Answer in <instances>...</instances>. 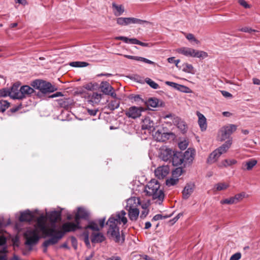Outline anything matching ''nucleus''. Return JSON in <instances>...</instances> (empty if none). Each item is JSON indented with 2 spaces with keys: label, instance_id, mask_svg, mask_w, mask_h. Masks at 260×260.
Returning <instances> with one entry per match:
<instances>
[{
  "label": "nucleus",
  "instance_id": "nucleus-51",
  "mask_svg": "<svg viewBox=\"0 0 260 260\" xmlns=\"http://www.w3.org/2000/svg\"><path fill=\"white\" fill-rule=\"evenodd\" d=\"M84 238V241L87 246H90V242L89 240V234L87 232H85L83 234Z\"/></svg>",
  "mask_w": 260,
  "mask_h": 260
},
{
  "label": "nucleus",
  "instance_id": "nucleus-50",
  "mask_svg": "<svg viewBox=\"0 0 260 260\" xmlns=\"http://www.w3.org/2000/svg\"><path fill=\"white\" fill-rule=\"evenodd\" d=\"M239 31L245 32H248V33H252L253 32H255L256 30L254 29H252L251 28L248 27H242L239 29Z\"/></svg>",
  "mask_w": 260,
  "mask_h": 260
},
{
  "label": "nucleus",
  "instance_id": "nucleus-17",
  "mask_svg": "<svg viewBox=\"0 0 260 260\" xmlns=\"http://www.w3.org/2000/svg\"><path fill=\"white\" fill-rule=\"evenodd\" d=\"M19 86L14 85L10 90V96L14 99H21L20 88Z\"/></svg>",
  "mask_w": 260,
  "mask_h": 260
},
{
  "label": "nucleus",
  "instance_id": "nucleus-64",
  "mask_svg": "<svg viewBox=\"0 0 260 260\" xmlns=\"http://www.w3.org/2000/svg\"><path fill=\"white\" fill-rule=\"evenodd\" d=\"M6 241H7L6 238L4 236H0V246L5 245V244L6 243Z\"/></svg>",
  "mask_w": 260,
  "mask_h": 260
},
{
  "label": "nucleus",
  "instance_id": "nucleus-29",
  "mask_svg": "<svg viewBox=\"0 0 260 260\" xmlns=\"http://www.w3.org/2000/svg\"><path fill=\"white\" fill-rule=\"evenodd\" d=\"M221 154L217 150L213 151L209 156L207 159V162L209 164H212L215 162Z\"/></svg>",
  "mask_w": 260,
  "mask_h": 260
},
{
  "label": "nucleus",
  "instance_id": "nucleus-9",
  "mask_svg": "<svg viewBox=\"0 0 260 260\" xmlns=\"http://www.w3.org/2000/svg\"><path fill=\"white\" fill-rule=\"evenodd\" d=\"M170 169L168 165L158 167L154 172L155 176L159 179H164L169 174Z\"/></svg>",
  "mask_w": 260,
  "mask_h": 260
},
{
  "label": "nucleus",
  "instance_id": "nucleus-1",
  "mask_svg": "<svg viewBox=\"0 0 260 260\" xmlns=\"http://www.w3.org/2000/svg\"><path fill=\"white\" fill-rule=\"evenodd\" d=\"M46 217L43 215L40 216L37 220V224L35 228L28 229L24 234V237L26 239L25 245L32 246L36 244L39 240V236L38 229L42 232L46 237L50 238L45 240L43 246L48 247L57 243L63 236V233L57 230L55 227L48 228L46 226Z\"/></svg>",
  "mask_w": 260,
  "mask_h": 260
},
{
  "label": "nucleus",
  "instance_id": "nucleus-24",
  "mask_svg": "<svg viewBox=\"0 0 260 260\" xmlns=\"http://www.w3.org/2000/svg\"><path fill=\"white\" fill-rule=\"evenodd\" d=\"M194 189V185L192 184H187L183 191H182V196L183 198L184 199H188L190 194L192 193Z\"/></svg>",
  "mask_w": 260,
  "mask_h": 260
},
{
  "label": "nucleus",
  "instance_id": "nucleus-59",
  "mask_svg": "<svg viewBox=\"0 0 260 260\" xmlns=\"http://www.w3.org/2000/svg\"><path fill=\"white\" fill-rule=\"evenodd\" d=\"M87 112L88 114H89L91 116H95L96 115L97 112H98V109H87Z\"/></svg>",
  "mask_w": 260,
  "mask_h": 260
},
{
  "label": "nucleus",
  "instance_id": "nucleus-48",
  "mask_svg": "<svg viewBox=\"0 0 260 260\" xmlns=\"http://www.w3.org/2000/svg\"><path fill=\"white\" fill-rule=\"evenodd\" d=\"M8 95L10 96V89L6 88L0 89V97H5Z\"/></svg>",
  "mask_w": 260,
  "mask_h": 260
},
{
  "label": "nucleus",
  "instance_id": "nucleus-45",
  "mask_svg": "<svg viewBox=\"0 0 260 260\" xmlns=\"http://www.w3.org/2000/svg\"><path fill=\"white\" fill-rule=\"evenodd\" d=\"M177 90L184 93L190 92V89L188 87L179 84L177 86Z\"/></svg>",
  "mask_w": 260,
  "mask_h": 260
},
{
  "label": "nucleus",
  "instance_id": "nucleus-55",
  "mask_svg": "<svg viewBox=\"0 0 260 260\" xmlns=\"http://www.w3.org/2000/svg\"><path fill=\"white\" fill-rule=\"evenodd\" d=\"M148 104L151 107L155 108L157 106L158 102L155 100L150 99Z\"/></svg>",
  "mask_w": 260,
  "mask_h": 260
},
{
  "label": "nucleus",
  "instance_id": "nucleus-44",
  "mask_svg": "<svg viewBox=\"0 0 260 260\" xmlns=\"http://www.w3.org/2000/svg\"><path fill=\"white\" fill-rule=\"evenodd\" d=\"M116 22L120 25H127V17H118L116 19Z\"/></svg>",
  "mask_w": 260,
  "mask_h": 260
},
{
  "label": "nucleus",
  "instance_id": "nucleus-43",
  "mask_svg": "<svg viewBox=\"0 0 260 260\" xmlns=\"http://www.w3.org/2000/svg\"><path fill=\"white\" fill-rule=\"evenodd\" d=\"M178 180V178L173 177L166 180V185L168 186L174 185L177 183Z\"/></svg>",
  "mask_w": 260,
  "mask_h": 260
},
{
  "label": "nucleus",
  "instance_id": "nucleus-34",
  "mask_svg": "<svg viewBox=\"0 0 260 260\" xmlns=\"http://www.w3.org/2000/svg\"><path fill=\"white\" fill-rule=\"evenodd\" d=\"M102 96L101 94L94 92L92 94L89 102L92 104H98L102 99Z\"/></svg>",
  "mask_w": 260,
  "mask_h": 260
},
{
  "label": "nucleus",
  "instance_id": "nucleus-15",
  "mask_svg": "<svg viewBox=\"0 0 260 260\" xmlns=\"http://www.w3.org/2000/svg\"><path fill=\"white\" fill-rule=\"evenodd\" d=\"M89 216L88 211L83 208H78L77 213L75 215V220L79 221L80 219H86Z\"/></svg>",
  "mask_w": 260,
  "mask_h": 260
},
{
  "label": "nucleus",
  "instance_id": "nucleus-53",
  "mask_svg": "<svg viewBox=\"0 0 260 260\" xmlns=\"http://www.w3.org/2000/svg\"><path fill=\"white\" fill-rule=\"evenodd\" d=\"M241 257L240 252H237L231 256L230 260H239Z\"/></svg>",
  "mask_w": 260,
  "mask_h": 260
},
{
  "label": "nucleus",
  "instance_id": "nucleus-26",
  "mask_svg": "<svg viewBox=\"0 0 260 260\" xmlns=\"http://www.w3.org/2000/svg\"><path fill=\"white\" fill-rule=\"evenodd\" d=\"M34 218V216L32 213L29 210L25 211L21 213L19 220L21 221H31Z\"/></svg>",
  "mask_w": 260,
  "mask_h": 260
},
{
  "label": "nucleus",
  "instance_id": "nucleus-37",
  "mask_svg": "<svg viewBox=\"0 0 260 260\" xmlns=\"http://www.w3.org/2000/svg\"><path fill=\"white\" fill-rule=\"evenodd\" d=\"M229 187V184L223 182H220L215 185L214 189L216 191L224 190L226 189Z\"/></svg>",
  "mask_w": 260,
  "mask_h": 260
},
{
  "label": "nucleus",
  "instance_id": "nucleus-13",
  "mask_svg": "<svg viewBox=\"0 0 260 260\" xmlns=\"http://www.w3.org/2000/svg\"><path fill=\"white\" fill-rule=\"evenodd\" d=\"M173 122L182 133H185L187 131V126L186 123L179 117H174Z\"/></svg>",
  "mask_w": 260,
  "mask_h": 260
},
{
  "label": "nucleus",
  "instance_id": "nucleus-57",
  "mask_svg": "<svg viewBox=\"0 0 260 260\" xmlns=\"http://www.w3.org/2000/svg\"><path fill=\"white\" fill-rule=\"evenodd\" d=\"M105 222V218H101V219H99V220H98L96 223H98V224H100V229H101L104 227Z\"/></svg>",
  "mask_w": 260,
  "mask_h": 260
},
{
  "label": "nucleus",
  "instance_id": "nucleus-56",
  "mask_svg": "<svg viewBox=\"0 0 260 260\" xmlns=\"http://www.w3.org/2000/svg\"><path fill=\"white\" fill-rule=\"evenodd\" d=\"M238 2L240 5H241L245 8H250V5H248L245 0H239Z\"/></svg>",
  "mask_w": 260,
  "mask_h": 260
},
{
  "label": "nucleus",
  "instance_id": "nucleus-10",
  "mask_svg": "<svg viewBox=\"0 0 260 260\" xmlns=\"http://www.w3.org/2000/svg\"><path fill=\"white\" fill-rule=\"evenodd\" d=\"M174 152L172 149L167 148H162L160 149L159 157L165 161H171Z\"/></svg>",
  "mask_w": 260,
  "mask_h": 260
},
{
  "label": "nucleus",
  "instance_id": "nucleus-2",
  "mask_svg": "<svg viewBox=\"0 0 260 260\" xmlns=\"http://www.w3.org/2000/svg\"><path fill=\"white\" fill-rule=\"evenodd\" d=\"M127 222V219L126 217V212L123 211L117 212L115 214H112L107 222L109 228L107 233L111 238L113 239L115 242L122 243L124 238L120 236L118 224L124 225Z\"/></svg>",
  "mask_w": 260,
  "mask_h": 260
},
{
  "label": "nucleus",
  "instance_id": "nucleus-46",
  "mask_svg": "<svg viewBox=\"0 0 260 260\" xmlns=\"http://www.w3.org/2000/svg\"><path fill=\"white\" fill-rule=\"evenodd\" d=\"M220 203L221 204H230V205H231V204H236L233 197H231L229 199H225L221 200Z\"/></svg>",
  "mask_w": 260,
  "mask_h": 260
},
{
  "label": "nucleus",
  "instance_id": "nucleus-19",
  "mask_svg": "<svg viewBox=\"0 0 260 260\" xmlns=\"http://www.w3.org/2000/svg\"><path fill=\"white\" fill-rule=\"evenodd\" d=\"M142 128L144 129L154 130L153 121L148 117L145 118L142 121Z\"/></svg>",
  "mask_w": 260,
  "mask_h": 260
},
{
  "label": "nucleus",
  "instance_id": "nucleus-21",
  "mask_svg": "<svg viewBox=\"0 0 260 260\" xmlns=\"http://www.w3.org/2000/svg\"><path fill=\"white\" fill-rule=\"evenodd\" d=\"M198 117V123L202 131H205L207 127L206 118L205 117L199 112H197Z\"/></svg>",
  "mask_w": 260,
  "mask_h": 260
},
{
  "label": "nucleus",
  "instance_id": "nucleus-38",
  "mask_svg": "<svg viewBox=\"0 0 260 260\" xmlns=\"http://www.w3.org/2000/svg\"><path fill=\"white\" fill-rule=\"evenodd\" d=\"M70 65L73 67H85L89 65V63L84 61H73L70 63Z\"/></svg>",
  "mask_w": 260,
  "mask_h": 260
},
{
  "label": "nucleus",
  "instance_id": "nucleus-22",
  "mask_svg": "<svg viewBox=\"0 0 260 260\" xmlns=\"http://www.w3.org/2000/svg\"><path fill=\"white\" fill-rule=\"evenodd\" d=\"M105 240V237L102 233H93L91 235L92 243H101Z\"/></svg>",
  "mask_w": 260,
  "mask_h": 260
},
{
  "label": "nucleus",
  "instance_id": "nucleus-4",
  "mask_svg": "<svg viewBox=\"0 0 260 260\" xmlns=\"http://www.w3.org/2000/svg\"><path fill=\"white\" fill-rule=\"evenodd\" d=\"M32 85L43 93L53 92L57 89L55 86L52 85L50 82L40 80L34 81Z\"/></svg>",
  "mask_w": 260,
  "mask_h": 260
},
{
  "label": "nucleus",
  "instance_id": "nucleus-42",
  "mask_svg": "<svg viewBox=\"0 0 260 260\" xmlns=\"http://www.w3.org/2000/svg\"><path fill=\"white\" fill-rule=\"evenodd\" d=\"M146 82L152 88L156 89L159 88L158 84L152 81L150 78H146L145 80Z\"/></svg>",
  "mask_w": 260,
  "mask_h": 260
},
{
  "label": "nucleus",
  "instance_id": "nucleus-61",
  "mask_svg": "<svg viewBox=\"0 0 260 260\" xmlns=\"http://www.w3.org/2000/svg\"><path fill=\"white\" fill-rule=\"evenodd\" d=\"M149 212V210L148 209H145L143 210L141 214L140 217L141 218H144L147 215Z\"/></svg>",
  "mask_w": 260,
  "mask_h": 260
},
{
  "label": "nucleus",
  "instance_id": "nucleus-8",
  "mask_svg": "<svg viewBox=\"0 0 260 260\" xmlns=\"http://www.w3.org/2000/svg\"><path fill=\"white\" fill-rule=\"evenodd\" d=\"M143 111V108L142 107L132 106L125 112V115L129 118L136 119L141 115Z\"/></svg>",
  "mask_w": 260,
  "mask_h": 260
},
{
  "label": "nucleus",
  "instance_id": "nucleus-41",
  "mask_svg": "<svg viewBox=\"0 0 260 260\" xmlns=\"http://www.w3.org/2000/svg\"><path fill=\"white\" fill-rule=\"evenodd\" d=\"M9 107V103L5 100H0V111L2 112L5 111Z\"/></svg>",
  "mask_w": 260,
  "mask_h": 260
},
{
  "label": "nucleus",
  "instance_id": "nucleus-58",
  "mask_svg": "<svg viewBox=\"0 0 260 260\" xmlns=\"http://www.w3.org/2000/svg\"><path fill=\"white\" fill-rule=\"evenodd\" d=\"M165 84L166 85H169L170 86L172 87L173 88H174V89H177V86L178 85V84H177L176 83L173 82H170V81H166L165 82Z\"/></svg>",
  "mask_w": 260,
  "mask_h": 260
},
{
  "label": "nucleus",
  "instance_id": "nucleus-30",
  "mask_svg": "<svg viewBox=\"0 0 260 260\" xmlns=\"http://www.w3.org/2000/svg\"><path fill=\"white\" fill-rule=\"evenodd\" d=\"M127 211L128 212V216L130 220L132 221H136L137 220L140 213L138 208L127 210Z\"/></svg>",
  "mask_w": 260,
  "mask_h": 260
},
{
  "label": "nucleus",
  "instance_id": "nucleus-27",
  "mask_svg": "<svg viewBox=\"0 0 260 260\" xmlns=\"http://www.w3.org/2000/svg\"><path fill=\"white\" fill-rule=\"evenodd\" d=\"M256 159H251L242 163V169L246 170H251L257 164Z\"/></svg>",
  "mask_w": 260,
  "mask_h": 260
},
{
  "label": "nucleus",
  "instance_id": "nucleus-7",
  "mask_svg": "<svg viewBox=\"0 0 260 260\" xmlns=\"http://www.w3.org/2000/svg\"><path fill=\"white\" fill-rule=\"evenodd\" d=\"M61 229L63 231H61L63 234L66 232L75 231L78 229H81L80 222L75 220V222H66L62 225Z\"/></svg>",
  "mask_w": 260,
  "mask_h": 260
},
{
  "label": "nucleus",
  "instance_id": "nucleus-54",
  "mask_svg": "<svg viewBox=\"0 0 260 260\" xmlns=\"http://www.w3.org/2000/svg\"><path fill=\"white\" fill-rule=\"evenodd\" d=\"M178 145L180 149L185 150L188 146V143L186 141H182L179 143Z\"/></svg>",
  "mask_w": 260,
  "mask_h": 260
},
{
  "label": "nucleus",
  "instance_id": "nucleus-14",
  "mask_svg": "<svg viewBox=\"0 0 260 260\" xmlns=\"http://www.w3.org/2000/svg\"><path fill=\"white\" fill-rule=\"evenodd\" d=\"M171 161L174 166L182 165L184 161L183 154L180 152L173 153Z\"/></svg>",
  "mask_w": 260,
  "mask_h": 260
},
{
  "label": "nucleus",
  "instance_id": "nucleus-31",
  "mask_svg": "<svg viewBox=\"0 0 260 260\" xmlns=\"http://www.w3.org/2000/svg\"><path fill=\"white\" fill-rule=\"evenodd\" d=\"M237 163V161L235 159H226L222 160L219 165V168L228 167L232 165H235Z\"/></svg>",
  "mask_w": 260,
  "mask_h": 260
},
{
  "label": "nucleus",
  "instance_id": "nucleus-49",
  "mask_svg": "<svg viewBox=\"0 0 260 260\" xmlns=\"http://www.w3.org/2000/svg\"><path fill=\"white\" fill-rule=\"evenodd\" d=\"M244 197V194L243 193H239L236 194L234 197H233L234 201L236 204L238 203L240 201H241Z\"/></svg>",
  "mask_w": 260,
  "mask_h": 260
},
{
  "label": "nucleus",
  "instance_id": "nucleus-39",
  "mask_svg": "<svg viewBox=\"0 0 260 260\" xmlns=\"http://www.w3.org/2000/svg\"><path fill=\"white\" fill-rule=\"evenodd\" d=\"M89 229L92 231L98 232L100 230L98 223L94 221H91L89 223L88 225L86 227V229Z\"/></svg>",
  "mask_w": 260,
  "mask_h": 260
},
{
  "label": "nucleus",
  "instance_id": "nucleus-12",
  "mask_svg": "<svg viewBox=\"0 0 260 260\" xmlns=\"http://www.w3.org/2000/svg\"><path fill=\"white\" fill-rule=\"evenodd\" d=\"M140 205V199L138 198L132 197L127 200L125 209L131 210L138 208Z\"/></svg>",
  "mask_w": 260,
  "mask_h": 260
},
{
  "label": "nucleus",
  "instance_id": "nucleus-52",
  "mask_svg": "<svg viewBox=\"0 0 260 260\" xmlns=\"http://www.w3.org/2000/svg\"><path fill=\"white\" fill-rule=\"evenodd\" d=\"M169 217H170V216H163L161 214H156L153 217L152 220H154V221H156V220H161L162 219H165V218H168Z\"/></svg>",
  "mask_w": 260,
  "mask_h": 260
},
{
  "label": "nucleus",
  "instance_id": "nucleus-47",
  "mask_svg": "<svg viewBox=\"0 0 260 260\" xmlns=\"http://www.w3.org/2000/svg\"><path fill=\"white\" fill-rule=\"evenodd\" d=\"M182 173V169L181 168H177L172 172V175L174 177L178 178Z\"/></svg>",
  "mask_w": 260,
  "mask_h": 260
},
{
  "label": "nucleus",
  "instance_id": "nucleus-28",
  "mask_svg": "<svg viewBox=\"0 0 260 260\" xmlns=\"http://www.w3.org/2000/svg\"><path fill=\"white\" fill-rule=\"evenodd\" d=\"M232 144V140L231 139H229L216 149L221 154H222L228 151L229 149L231 147Z\"/></svg>",
  "mask_w": 260,
  "mask_h": 260
},
{
  "label": "nucleus",
  "instance_id": "nucleus-33",
  "mask_svg": "<svg viewBox=\"0 0 260 260\" xmlns=\"http://www.w3.org/2000/svg\"><path fill=\"white\" fill-rule=\"evenodd\" d=\"M194 151L188 149L183 154L184 161H187L190 162L192 161L193 159Z\"/></svg>",
  "mask_w": 260,
  "mask_h": 260
},
{
  "label": "nucleus",
  "instance_id": "nucleus-11",
  "mask_svg": "<svg viewBox=\"0 0 260 260\" xmlns=\"http://www.w3.org/2000/svg\"><path fill=\"white\" fill-rule=\"evenodd\" d=\"M46 216L52 223L51 227H55L56 229L55 223L60 219V212L57 211L49 212L46 213Z\"/></svg>",
  "mask_w": 260,
  "mask_h": 260
},
{
  "label": "nucleus",
  "instance_id": "nucleus-63",
  "mask_svg": "<svg viewBox=\"0 0 260 260\" xmlns=\"http://www.w3.org/2000/svg\"><path fill=\"white\" fill-rule=\"evenodd\" d=\"M186 38L189 41H197V40L194 38V36L191 34H188L186 35Z\"/></svg>",
  "mask_w": 260,
  "mask_h": 260
},
{
  "label": "nucleus",
  "instance_id": "nucleus-36",
  "mask_svg": "<svg viewBox=\"0 0 260 260\" xmlns=\"http://www.w3.org/2000/svg\"><path fill=\"white\" fill-rule=\"evenodd\" d=\"M208 56V54L203 51H199L194 49L192 57L204 59Z\"/></svg>",
  "mask_w": 260,
  "mask_h": 260
},
{
  "label": "nucleus",
  "instance_id": "nucleus-35",
  "mask_svg": "<svg viewBox=\"0 0 260 260\" xmlns=\"http://www.w3.org/2000/svg\"><path fill=\"white\" fill-rule=\"evenodd\" d=\"M120 105L119 101L116 98L114 100L111 101L108 105V108L110 110L113 111L116 109H117Z\"/></svg>",
  "mask_w": 260,
  "mask_h": 260
},
{
  "label": "nucleus",
  "instance_id": "nucleus-20",
  "mask_svg": "<svg viewBox=\"0 0 260 260\" xmlns=\"http://www.w3.org/2000/svg\"><path fill=\"white\" fill-rule=\"evenodd\" d=\"M176 52L184 56L192 57L194 49L188 47H181L177 49Z\"/></svg>",
  "mask_w": 260,
  "mask_h": 260
},
{
  "label": "nucleus",
  "instance_id": "nucleus-25",
  "mask_svg": "<svg viewBox=\"0 0 260 260\" xmlns=\"http://www.w3.org/2000/svg\"><path fill=\"white\" fill-rule=\"evenodd\" d=\"M124 56L127 58L130 59H133L137 61H140L142 62H144L145 63L150 64H155V63L150 60H149L146 58L143 57H140V56H132V55H124Z\"/></svg>",
  "mask_w": 260,
  "mask_h": 260
},
{
  "label": "nucleus",
  "instance_id": "nucleus-16",
  "mask_svg": "<svg viewBox=\"0 0 260 260\" xmlns=\"http://www.w3.org/2000/svg\"><path fill=\"white\" fill-rule=\"evenodd\" d=\"M112 8L113 13L115 16H119L124 12V7L122 5H117L115 3H112Z\"/></svg>",
  "mask_w": 260,
  "mask_h": 260
},
{
  "label": "nucleus",
  "instance_id": "nucleus-3",
  "mask_svg": "<svg viewBox=\"0 0 260 260\" xmlns=\"http://www.w3.org/2000/svg\"><path fill=\"white\" fill-rule=\"evenodd\" d=\"M145 191L149 196H152L154 199L162 202L164 198L163 191L160 189V184L156 180H151L145 187Z\"/></svg>",
  "mask_w": 260,
  "mask_h": 260
},
{
  "label": "nucleus",
  "instance_id": "nucleus-62",
  "mask_svg": "<svg viewBox=\"0 0 260 260\" xmlns=\"http://www.w3.org/2000/svg\"><path fill=\"white\" fill-rule=\"evenodd\" d=\"M63 94L61 92H57L49 96V98H55L59 96H62Z\"/></svg>",
  "mask_w": 260,
  "mask_h": 260
},
{
  "label": "nucleus",
  "instance_id": "nucleus-6",
  "mask_svg": "<svg viewBox=\"0 0 260 260\" xmlns=\"http://www.w3.org/2000/svg\"><path fill=\"white\" fill-rule=\"evenodd\" d=\"M101 91L105 94L111 96L112 98H117L116 94L112 86L107 81H103L100 85Z\"/></svg>",
  "mask_w": 260,
  "mask_h": 260
},
{
  "label": "nucleus",
  "instance_id": "nucleus-5",
  "mask_svg": "<svg viewBox=\"0 0 260 260\" xmlns=\"http://www.w3.org/2000/svg\"><path fill=\"white\" fill-rule=\"evenodd\" d=\"M237 129V126L234 124H229L222 127L220 131V140L224 141L229 138L231 135Z\"/></svg>",
  "mask_w": 260,
  "mask_h": 260
},
{
  "label": "nucleus",
  "instance_id": "nucleus-18",
  "mask_svg": "<svg viewBox=\"0 0 260 260\" xmlns=\"http://www.w3.org/2000/svg\"><path fill=\"white\" fill-rule=\"evenodd\" d=\"M34 92L33 88L27 85L22 86L20 87L21 99L30 95Z\"/></svg>",
  "mask_w": 260,
  "mask_h": 260
},
{
  "label": "nucleus",
  "instance_id": "nucleus-40",
  "mask_svg": "<svg viewBox=\"0 0 260 260\" xmlns=\"http://www.w3.org/2000/svg\"><path fill=\"white\" fill-rule=\"evenodd\" d=\"M183 71L187 73L194 74L193 66L189 63H186L183 64Z\"/></svg>",
  "mask_w": 260,
  "mask_h": 260
},
{
  "label": "nucleus",
  "instance_id": "nucleus-32",
  "mask_svg": "<svg viewBox=\"0 0 260 260\" xmlns=\"http://www.w3.org/2000/svg\"><path fill=\"white\" fill-rule=\"evenodd\" d=\"M127 19L128 25H129L130 24H143L144 23H146V24L149 23V22H148L146 20H141V19H138V18H134V17H127Z\"/></svg>",
  "mask_w": 260,
  "mask_h": 260
},
{
  "label": "nucleus",
  "instance_id": "nucleus-23",
  "mask_svg": "<svg viewBox=\"0 0 260 260\" xmlns=\"http://www.w3.org/2000/svg\"><path fill=\"white\" fill-rule=\"evenodd\" d=\"M153 138L157 141L159 142L165 141L166 139V136L167 134L162 133L161 129H158L156 131L153 132L152 134Z\"/></svg>",
  "mask_w": 260,
  "mask_h": 260
},
{
  "label": "nucleus",
  "instance_id": "nucleus-60",
  "mask_svg": "<svg viewBox=\"0 0 260 260\" xmlns=\"http://www.w3.org/2000/svg\"><path fill=\"white\" fill-rule=\"evenodd\" d=\"M115 39L118 40H121L126 43H128V38L123 36L117 37L115 38Z\"/></svg>",
  "mask_w": 260,
  "mask_h": 260
}]
</instances>
